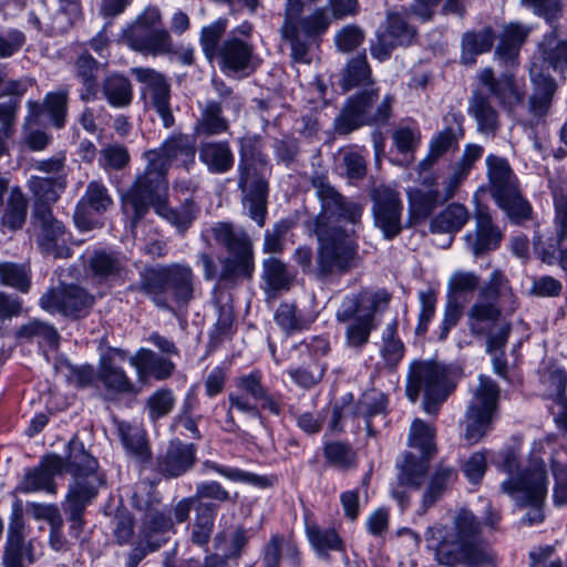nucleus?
Masks as SVG:
<instances>
[{"label":"nucleus","mask_w":567,"mask_h":567,"mask_svg":"<svg viewBox=\"0 0 567 567\" xmlns=\"http://www.w3.org/2000/svg\"><path fill=\"white\" fill-rule=\"evenodd\" d=\"M311 185L316 189L320 210L306 221V229L317 237L316 265L309 246H299L292 259L305 274H313L318 278L348 272L354 267L358 244L344 225H358L363 206L339 193L326 175L312 176Z\"/></svg>","instance_id":"f257e3e1"},{"label":"nucleus","mask_w":567,"mask_h":567,"mask_svg":"<svg viewBox=\"0 0 567 567\" xmlns=\"http://www.w3.org/2000/svg\"><path fill=\"white\" fill-rule=\"evenodd\" d=\"M427 550L445 567H495L496 555L482 538V523L470 511L460 509L451 523H435L424 533Z\"/></svg>","instance_id":"f03ea898"},{"label":"nucleus","mask_w":567,"mask_h":567,"mask_svg":"<svg viewBox=\"0 0 567 567\" xmlns=\"http://www.w3.org/2000/svg\"><path fill=\"white\" fill-rule=\"evenodd\" d=\"M63 460V472L70 473L73 481L62 505L69 515L71 535L79 537L85 525L84 511L97 496L100 487L104 485V477L97 471V461L79 440L70 441L68 455Z\"/></svg>","instance_id":"7ed1b4c3"},{"label":"nucleus","mask_w":567,"mask_h":567,"mask_svg":"<svg viewBox=\"0 0 567 567\" xmlns=\"http://www.w3.org/2000/svg\"><path fill=\"white\" fill-rule=\"evenodd\" d=\"M501 468L509 475L502 483V491L508 494L518 506L530 507L523 523L530 526L543 522L542 506L548 485L544 462L534 460L529 467L520 470L517 453L508 450L503 455Z\"/></svg>","instance_id":"20e7f679"},{"label":"nucleus","mask_w":567,"mask_h":567,"mask_svg":"<svg viewBox=\"0 0 567 567\" xmlns=\"http://www.w3.org/2000/svg\"><path fill=\"white\" fill-rule=\"evenodd\" d=\"M124 209L132 210V226L147 214L150 207L176 229L179 235L193 226L197 219L200 208L192 199L186 198L179 206L171 207L168 202V185L156 187L154 185L131 186L123 197Z\"/></svg>","instance_id":"39448f33"},{"label":"nucleus","mask_w":567,"mask_h":567,"mask_svg":"<svg viewBox=\"0 0 567 567\" xmlns=\"http://www.w3.org/2000/svg\"><path fill=\"white\" fill-rule=\"evenodd\" d=\"M197 278L190 265L172 262L146 269L138 284L156 306L168 308V298L178 306H188L196 297Z\"/></svg>","instance_id":"423d86ee"},{"label":"nucleus","mask_w":567,"mask_h":567,"mask_svg":"<svg viewBox=\"0 0 567 567\" xmlns=\"http://www.w3.org/2000/svg\"><path fill=\"white\" fill-rule=\"evenodd\" d=\"M390 300L385 290L361 289L347 295L339 306L336 318L339 322H349L346 330L350 346L361 347L368 342L370 333L375 329L374 316L384 309Z\"/></svg>","instance_id":"0eeeda50"},{"label":"nucleus","mask_w":567,"mask_h":567,"mask_svg":"<svg viewBox=\"0 0 567 567\" xmlns=\"http://www.w3.org/2000/svg\"><path fill=\"white\" fill-rule=\"evenodd\" d=\"M488 192L496 205L514 224L532 219L533 207L522 194L519 181L508 161L497 155L486 157Z\"/></svg>","instance_id":"6e6552de"},{"label":"nucleus","mask_w":567,"mask_h":567,"mask_svg":"<svg viewBox=\"0 0 567 567\" xmlns=\"http://www.w3.org/2000/svg\"><path fill=\"white\" fill-rule=\"evenodd\" d=\"M143 157L146 161L145 169L136 176L132 186L154 185L155 188H163L168 185L167 173L174 163L186 169L194 164L195 146L187 135H173L161 147L146 151Z\"/></svg>","instance_id":"1a4fd4ad"},{"label":"nucleus","mask_w":567,"mask_h":567,"mask_svg":"<svg viewBox=\"0 0 567 567\" xmlns=\"http://www.w3.org/2000/svg\"><path fill=\"white\" fill-rule=\"evenodd\" d=\"M215 240L224 246L228 256L220 260L219 281L236 282L250 279L255 271L254 245L249 235L229 223H218L212 228Z\"/></svg>","instance_id":"9d476101"},{"label":"nucleus","mask_w":567,"mask_h":567,"mask_svg":"<svg viewBox=\"0 0 567 567\" xmlns=\"http://www.w3.org/2000/svg\"><path fill=\"white\" fill-rule=\"evenodd\" d=\"M267 159L258 154L248 155L245 148L240 152L238 163V188L243 192V206L248 216L262 227L267 215L268 182L265 177Z\"/></svg>","instance_id":"9b49d317"},{"label":"nucleus","mask_w":567,"mask_h":567,"mask_svg":"<svg viewBox=\"0 0 567 567\" xmlns=\"http://www.w3.org/2000/svg\"><path fill=\"white\" fill-rule=\"evenodd\" d=\"M451 390L447 371L443 364L435 361H414L410 365L406 395L414 403L423 392L425 413L435 414L439 405L446 400Z\"/></svg>","instance_id":"f8f14e48"},{"label":"nucleus","mask_w":567,"mask_h":567,"mask_svg":"<svg viewBox=\"0 0 567 567\" xmlns=\"http://www.w3.org/2000/svg\"><path fill=\"white\" fill-rule=\"evenodd\" d=\"M498 398L497 384L491 378L481 375L463 421V437L467 444H476L491 431L492 422L497 416Z\"/></svg>","instance_id":"ddd939ff"},{"label":"nucleus","mask_w":567,"mask_h":567,"mask_svg":"<svg viewBox=\"0 0 567 567\" xmlns=\"http://www.w3.org/2000/svg\"><path fill=\"white\" fill-rule=\"evenodd\" d=\"M162 16L156 7L146 8L125 30L127 45L145 55H166L173 52V40L169 32L158 28Z\"/></svg>","instance_id":"4468645a"},{"label":"nucleus","mask_w":567,"mask_h":567,"mask_svg":"<svg viewBox=\"0 0 567 567\" xmlns=\"http://www.w3.org/2000/svg\"><path fill=\"white\" fill-rule=\"evenodd\" d=\"M378 90H364L350 97L341 113L334 120V130L339 134H349L362 125L385 123L391 115L393 97L385 95L374 113L370 112L378 99Z\"/></svg>","instance_id":"2eb2a0df"},{"label":"nucleus","mask_w":567,"mask_h":567,"mask_svg":"<svg viewBox=\"0 0 567 567\" xmlns=\"http://www.w3.org/2000/svg\"><path fill=\"white\" fill-rule=\"evenodd\" d=\"M504 311L496 305L475 301L467 310V327L475 338L486 339V351H503L511 334V322L502 318Z\"/></svg>","instance_id":"dca6fc26"},{"label":"nucleus","mask_w":567,"mask_h":567,"mask_svg":"<svg viewBox=\"0 0 567 567\" xmlns=\"http://www.w3.org/2000/svg\"><path fill=\"white\" fill-rule=\"evenodd\" d=\"M236 392L228 395L229 410L226 415V430L235 432L238 425L235 422L231 410L235 409L252 417H260V411L254 401H258L268 390L262 384V373L255 369L247 374L239 375L235 379Z\"/></svg>","instance_id":"f3484780"},{"label":"nucleus","mask_w":567,"mask_h":567,"mask_svg":"<svg viewBox=\"0 0 567 567\" xmlns=\"http://www.w3.org/2000/svg\"><path fill=\"white\" fill-rule=\"evenodd\" d=\"M132 74L141 83V94L145 104L153 107L165 127L174 124L171 110V85L166 78L151 68H134Z\"/></svg>","instance_id":"a211bd4d"},{"label":"nucleus","mask_w":567,"mask_h":567,"mask_svg":"<svg viewBox=\"0 0 567 567\" xmlns=\"http://www.w3.org/2000/svg\"><path fill=\"white\" fill-rule=\"evenodd\" d=\"M374 224L386 239H392L402 230L403 210L400 193L389 185L377 186L371 194Z\"/></svg>","instance_id":"6ab92c4d"},{"label":"nucleus","mask_w":567,"mask_h":567,"mask_svg":"<svg viewBox=\"0 0 567 567\" xmlns=\"http://www.w3.org/2000/svg\"><path fill=\"white\" fill-rule=\"evenodd\" d=\"M32 227L35 240L42 252L54 258H65L69 256V248L65 246V228L53 216L49 207L40 205L35 208Z\"/></svg>","instance_id":"aec40b11"},{"label":"nucleus","mask_w":567,"mask_h":567,"mask_svg":"<svg viewBox=\"0 0 567 567\" xmlns=\"http://www.w3.org/2000/svg\"><path fill=\"white\" fill-rule=\"evenodd\" d=\"M94 303V297L78 286L54 288L45 292L40 299L43 310L65 317H85Z\"/></svg>","instance_id":"412c9836"},{"label":"nucleus","mask_w":567,"mask_h":567,"mask_svg":"<svg viewBox=\"0 0 567 567\" xmlns=\"http://www.w3.org/2000/svg\"><path fill=\"white\" fill-rule=\"evenodd\" d=\"M64 460L58 454L44 455L39 465L29 470L19 485L22 493L45 492L56 494L54 477L63 473Z\"/></svg>","instance_id":"4be33fe9"},{"label":"nucleus","mask_w":567,"mask_h":567,"mask_svg":"<svg viewBox=\"0 0 567 567\" xmlns=\"http://www.w3.org/2000/svg\"><path fill=\"white\" fill-rule=\"evenodd\" d=\"M477 79L481 86L505 110L512 111L523 103L525 93L512 74L495 76L492 68H485L480 71Z\"/></svg>","instance_id":"5701e85b"},{"label":"nucleus","mask_w":567,"mask_h":567,"mask_svg":"<svg viewBox=\"0 0 567 567\" xmlns=\"http://www.w3.org/2000/svg\"><path fill=\"white\" fill-rule=\"evenodd\" d=\"M476 301L496 305L506 313H513L518 306V299L511 282L501 269H495L480 287Z\"/></svg>","instance_id":"b1692460"},{"label":"nucleus","mask_w":567,"mask_h":567,"mask_svg":"<svg viewBox=\"0 0 567 567\" xmlns=\"http://www.w3.org/2000/svg\"><path fill=\"white\" fill-rule=\"evenodd\" d=\"M113 200L106 186L100 181H92L87 184L86 190L79 200L74 210V221L81 230L92 228L91 213H104L111 207Z\"/></svg>","instance_id":"393cba45"},{"label":"nucleus","mask_w":567,"mask_h":567,"mask_svg":"<svg viewBox=\"0 0 567 567\" xmlns=\"http://www.w3.org/2000/svg\"><path fill=\"white\" fill-rule=\"evenodd\" d=\"M254 52L255 48L251 41L226 38L221 42L219 54L216 58L224 72L239 73L254 69Z\"/></svg>","instance_id":"a878e982"},{"label":"nucleus","mask_w":567,"mask_h":567,"mask_svg":"<svg viewBox=\"0 0 567 567\" xmlns=\"http://www.w3.org/2000/svg\"><path fill=\"white\" fill-rule=\"evenodd\" d=\"M502 237L488 210L480 208L475 215V230L465 235V243L474 256H480L496 249Z\"/></svg>","instance_id":"bb28decb"},{"label":"nucleus","mask_w":567,"mask_h":567,"mask_svg":"<svg viewBox=\"0 0 567 567\" xmlns=\"http://www.w3.org/2000/svg\"><path fill=\"white\" fill-rule=\"evenodd\" d=\"M195 460V444L173 440L165 453L158 457L157 467L165 476L178 477L193 467Z\"/></svg>","instance_id":"cd10ccee"},{"label":"nucleus","mask_w":567,"mask_h":567,"mask_svg":"<svg viewBox=\"0 0 567 567\" xmlns=\"http://www.w3.org/2000/svg\"><path fill=\"white\" fill-rule=\"evenodd\" d=\"M445 121L447 126L432 140L429 156L420 162L421 169L430 168L443 154L456 148L458 141L463 138V116L452 113L445 117Z\"/></svg>","instance_id":"c85d7f7f"},{"label":"nucleus","mask_w":567,"mask_h":567,"mask_svg":"<svg viewBox=\"0 0 567 567\" xmlns=\"http://www.w3.org/2000/svg\"><path fill=\"white\" fill-rule=\"evenodd\" d=\"M130 364L136 370L137 378L145 382L148 377L157 381L168 379L175 371V363L165 357L156 354L154 351L141 348L128 359Z\"/></svg>","instance_id":"c756f323"},{"label":"nucleus","mask_w":567,"mask_h":567,"mask_svg":"<svg viewBox=\"0 0 567 567\" xmlns=\"http://www.w3.org/2000/svg\"><path fill=\"white\" fill-rule=\"evenodd\" d=\"M69 91L61 89L49 92L43 102L29 100L27 102L28 120L37 121L43 113H48L53 125L61 128L65 125L68 114Z\"/></svg>","instance_id":"7c9ffc66"},{"label":"nucleus","mask_w":567,"mask_h":567,"mask_svg":"<svg viewBox=\"0 0 567 567\" xmlns=\"http://www.w3.org/2000/svg\"><path fill=\"white\" fill-rule=\"evenodd\" d=\"M306 534L317 557L328 560L330 551H338L342 554L344 564L349 565L344 542L336 528H322L317 524H307Z\"/></svg>","instance_id":"2f4dec72"},{"label":"nucleus","mask_w":567,"mask_h":567,"mask_svg":"<svg viewBox=\"0 0 567 567\" xmlns=\"http://www.w3.org/2000/svg\"><path fill=\"white\" fill-rule=\"evenodd\" d=\"M199 161L212 174H226L235 163V156L228 141L203 142L198 148Z\"/></svg>","instance_id":"473e14b6"},{"label":"nucleus","mask_w":567,"mask_h":567,"mask_svg":"<svg viewBox=\"0 0 567 567\" xmlns=\"http://www.w3.org/2000/svg\"><path fill=\"white\" fill-rule=\"evenodd\" d=\"M532 28L519 22L504 25L495 56L505 65H516L520 47L526 41Z\"/></svg>","instance_id":"72a5a7b5"},{"label":"nucleus","mask_w":567,"mask_h":567,"mask_svg":"<svg viewBox=\"0 0 567 567\" xmlns=\"http://www.w3.org/2000/svg\"><path fill=\"white\" fill-rule=\"evenodd\" d=\"M282 559L289 567L301 566V554L297 544L276 534L265 545L261 563L264 567H280Z\"/></svg>","instance_id":"f704fd0d"},{"label":"nucleus","mask_w":567,"mask_h":567,"mask_svg":"<svg viewBox=\"0 0 567 567\" xmlns=\"http://www.w3.org/2000/svg\"><path fill=\"white\" fill-rule=\"evenodd\" d=\"M435 178L430 177L423 181V186L412 187L406 190L409 212L414 219H425L440 203H443L441 193L434 188Z\"/></svg>","instance_id":"c9c22d12"},{"label":"nucleus","mask_w":567,"mask_h":567,"mask_svg":"<svg viewBox=\"0 0 567 567\" xmlns=\"http://www.w3.org/2000/svg\"><path fill=\"white\" fill-rule=\"evenodd\" d=\"M117 435L126 453L138 463H145L151 458V451L145 430L126 421L114 420Z\"/></svg>","instance_id":"e433bc0d"},{"label":"nucleus","mask_w":567,"mask_h":567,"mask_svg":"<svg viewBox=\"0 0 567 567\" xmlns=\"http://www.w3.org/2000/svg\"><path fill=\"white\" fill-rule=\"evenodd\" d=\"M468 114L474 117L477 131L494 136L498 128V112L492 105L489 96L483 91H474L468 101Z\"/></svg>","instance_id":"4c0bfd02"},{"label":"nucleus","mask_w":567,"mask_h":567,"mask_svg":"<svg viewBox=\"0 0 567 567\" xmlns=\"http://www.w3.org/2000/svg\"><path fill=\"white\" fill-rule=\"evenodd\" d=\"M457 473L455 468L439 464L432 472L427 485L424 489L421 512L419 515H424L425 512L432 507L444 493L455 483Z\"/></svg>","instance_id":"58836bf2"},{"label":"nucleus","mask_w":567,"mask_h":567,"mask_svg":"<svg viewBox=\"0 0 567 567\" xmlns=\"http://www.w3.org/2000/svg\"><path fill=\"white\" fill-rule=\"evenodd\" d=\"M529 74L538 91L530 97L529 109L534 116L543 117L549 109L556 86L553 79L545 74L543 66L536 62L532 63Z\"/></svg>","instance_id":"ea45409f"},{"label":"nucleus","mask_w":567,"mask_h":567,"mask_svg":"<svg viewBox=\"0 0 567 567\" xmlns=\"http://www.w3.org/2000/svg\"><path fill=\"white\" fill-rule=\"evenodd\" d=\"M495 41V34L492 28L485 27L481 30L467 31L462 37L461 61L465 65H472L476 56L488 52Z\"/></svg>","instance_id":"a19ab883"},{"label":"nucleus","mask_w":567,"mask_h":567,"mask_svg":"<svg viewBox=\"0 0 567 567\" xmlns=\"http://www.w3.org/2000/svg\"><path fill=\"white\" fill-rule=\"evenodd\" d=\"M218 505L215 503H198L195 506V517L192 525L190 542L197 546L208 545L217 514Z\"/></svg>","instance_id":"79ce46f5"},{"label":"nucleus","mask_w":567,"mask_h":567,"mask_svg":"<svg viewBox=\"0 0 567 567\" xmlns=\"http://www.w3.org/2000/svg\"><path fill=\"white\" fill-rule=\"evenodd\" d=\"M548 187L554 202V223L558 240L567 239V181L559 176L548 178Z\"/></svg>","instance_id":"37998d69"},{"label":"nucleus","mask_w":567,"mask_h":567,"mask_svg":"<svg viewBox=\"0 0 567 567\" xmlns=\"http://www.w3.org/2000/svg\"><path fill=\"white\" fill-rule=\"evenodd\" d=\"M102 94L113 107H126L133 100L131 81L118 73L106 76L102 83Z\"/></svg>","instance_id":"c03bdc74"},{"label":"nucleus","mask_w":567,"mask_h":567,"mask_svg":"<svg viewBox=\"0 0 567 567\" xmlns=\"http://www.w3.org/2000/svg\"><path fill=\"white\" fill-rule=\"evenodd\" d=\"M76 78L81 81L83 90L80 94L82 101H94L97 97L96 74L97 61L87 52L80 54L74 63Z\"/></svg>","instance_id":"a18cd8bd"},{"label":"nucleus","mask_w":567,"mask_h":567,"mask_svg":"<svg viewBox=\"0 0 567 567\" xmlns=\"http://www.w3.org/2000/svg\"><path fill=\"white\" fill-rule=\"evenodd\" d=\"M286 16L285 21H290L297 25L298 31L306 38H316L326 33L331 24V17L326 8H316L311 13L299 17Z\"/></svg>","instance_id":"49530a36"},{"label":"nucleus","mask_w":567,"mask_h":567,"mask_svg":"<svg viewBox=\"0 0 567 567\" xmlns=\"http://www.w3.org/2000/svg\"><path fill=\"white\" fill-rule=\"evenodd\" d=\"M28 556L29 563H33L32 549L24 544L22 525L10 526L7 547L3 555L4 567H24L23 558Z\"/></svg>","instance_id":"de8ad7c7"},{"label":"nucleus","mask_w":567,"mask_h":567,"mask_svg":"<svg viewBox=\"0 0 567 567\" xmlns=\"http://www.w3.org/2000/svg\"><path fill=\"white\" fill-rule=\"evenodd\" d=\"M228 130V121L223 116L218 102L208 101L202 109L200 117L195 125V133L200 136L219 135Z\"/></svg>","instance_id":"09e8293b"},{"label":"nucleus","mask_w":567,"mask_h":567,"mask_svg":"<svg viewBox=\"0 0 567 567\" xmlns=\"http://www.w3.org/2000/svg\"><path fill=\"white\" fill-rule=\"evenodd\" d=\"M28 200L19 187H12L1 217V225L11 231L20 229L27 219Z\"/></svg>","instance_id":"8fccbe9b"},{"label":"nucleus","mask_w":567,"mask_h":567,"mask_svg":"<svg viewBox=\"0 0 567 567\" xmlns=\"http://www.w3.org/2000/svg\"><path fill=\"white\" fill-rule=\"evenodd\" d=\"M430 458L423 455L416 457L412 453H405L402 463L398 465V480L401 485L419 488L429 468Z\"/></svg>","instance_id":"3c124183"},{"label":"nucleus","mask_w":567,"mask_h":567,"mask_svg":"<svg viewBox=\"0 0 567 567\" xmlns=\"http://www.w3.org/2000/svg\"><path fill=\"white\" fill-rule=\"evenodd\" d=\"M468 217L465 206L453 203L432 219L431 231L456 233L467 223Z\"/></svg>","instance_id":"603ef678"},{"label":"nucleus","mask_w":567,"mask_h":567,"mask_svg":"<svg viewBox=\"0 0 567 567\" xmlns=\"http://www.w3.org/2000/svg\"><path fill=\"white\" fill-rule=\"evenodd\" d=\"M409 445L420 451L425 458H431L436 454L435 427L420 419H415L411 424L409 434Z\"/></svg>","instance_id":"864d4df0"},{"label":"nucleus","mask_w":567,"mask_h":567,"mask_svg":"<svg viewBox=\"0 0 567 567\" xmlns=\"http://www.w3.org/2000/svg\"><path fill=\"white\" fill-rule=\"evenodd\" d=\"M99 379L104 386L115 393H136L134 383L126 375L125 371L111 361H103L99 370Z\"/></svg>","instance_id":"5fc2aeb1"},{"label":"nucleus","mask_w":567,"mask_h":567,"mask_svg":"<svg viewBox=\"0 0 567 567\" xmlns=\"http://www.w3.org/2000/svg\"><path fill=\"white\" fill-rule=\"evenodd\" d=\"M543 61L554 70L567 69V40H561L555 32L546 34L539 44Z\"/></svg>","instance_id":"6e6d98bb"},{"label":"nucleus","mask_w":567,"mask_h":567,"mask_svg":"<svg viewBox=\"0 0 567 567\" xmlns=\"http://www.w3.org/2000/svg\"><path fill=\"white\" fill-rule=\"evenodd\" d=\"M28 186L33 196L42 203L41 205L45 206L44 204L58 200L65 187V179L62 176L55 178L31 176Z\"/></svg>","instance_id":"4d7b16f0"},{"label":"nucleus","mask_w":567,"mask_h":567,"mask_svg":"<svg viewBox=\"0 0 567 567\" xmlns=\"http://www.w3.org/2000/svg\"><path fill=\"white\" fill-rule=\"evenodd\" d=\"M176 404V396L173 390L161 388L154 391L145 401V411L151 422L167 416Z\"/></svg>","instance_id":"13d9d810"},{"label":"nucleus","mask_w":567,"mask_h":567,"mask_svg":"<svg viewBox=\"0 0 567 567\" xmlns=\"http://www.w3.org/2000/svg\"><path fill=\"white\" fill-rule=\"evenodd\" d=\"M323 456L326 463L337 470L347 471L357 465V454L347 443L333 441L324 444Z\"/></svg>","instance_id":"bf43d9fd"},{"label":"nucleus","mask_w":567,"mask_h":567,"mask_svg":"<svg viewBox=\"0 0 567 567\" xmlns=\"http://www.w3.org/2000/svg\"><path fill=\"white\" fill-rule=\"evenodd\" d=\"M372 83L371 69L365 55L352 58L343 72L342 89L349 91L357 86H364Z\"/></svg>","instance_id":"052dcab7"},{"label":"nucleus","mask_w":567,"mask_h":567,"mask_svg":"<svg viewBox=\"0 0 567 567\" xmlns=\"http://www.w3.org/2000/svg\"><path fill=\"white\" fill-rule=\"evenodd\" d=\"M227 28L226 19H218L200 30L199 43L205 56L212 61L219 54V42Z\"/></svg>","instance_id":"680f3d73"},{"label":"nucleus","mask_w":567,"mask_h":567,"mask_svg":"<svg viewBox=\"0 0 567 567\" xmlns=\"http://www.w3.org/2000/svg\"><path fill=\"white\" fill-rule=\"evenodd\" d=\"M280 32L282 39L289 42L290 44L292 60L295 62L309 63V38H306L302 34H300L297 25H295L290 21H284Z\"/></svg>","instance_id":"e2e57ef3"},{"label":"nucleus","mask_w":567,"mask_h":567,"mask_svg":"<svg viewBox=\"0 0 567 567\" xmlns=\"http://www.w3.org/2000/svg\"><path fill=\"white\" fill-rule=\"evenodd\" d=\"M131 161L130 153L124 145L107 144L99 152V165L104 171H121L125 168Z\"/></svg>","instance_id":"0e129e2a"},{"label":"nucleus","mask_w":567,"mask_h":567,"mask_svg":"<svg viewBox=\"0 0 567 567\" xmlns=\"http://www.w3.org/2000/svg\"><path fill=\"white\" fill-rule=\"evenodd\" d=\"M124 258L114 252L96 251L90 261L92 271L100 277L107 278L120 275L124 268Z\"/></svg>","instance_id":"69168bd1"},{"label":"nucleus","mask_w":567,"mask_h":567,"mask_svg":"<svg viewBox=\"0 0 567 567\" xmlns=\"http://www.w3.org/2000/svg\"><path fill=\"white\" fill-rule=\"evenodd\" d=\"M264 279L272 290H287L292 281L287 266L279 259L269 258L264 261Z\"/></svg>","instance_id":"338daca9"},{"label":"nucleus","mask_w":567,"mask_h":567,"mask_svg":"<svg viewBox=\"0 0 567 567\" xmlns=\"http://www.w3.org/2000/svg\"><path fill=\"white\" fill-rule=\"evenodd\" d=\"M295 221L290 218H284L274 224L271 229L266 230L264 237L262 250L266 254H280L285 249V239Z\"/></svg>","instance_id":"774afa93"}]
</instances>
